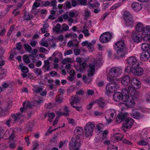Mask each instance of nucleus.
Returning a JSON list of instances; mask_svg holds the SVG:
<instances>
[{"instance_id": "1", "label": "nucleus", "mask_w": 150, "mask_h": 150, "mask_svg": "<svg viewBox=\"0 0 150 150\" xmlns=\"http://www.w3.org/2000/svg\"><path fill=\"white\" fill-rule=\"evenodd\" d=\"M122 94V100L124 103H120L118 105V106L122 109L125 108L126 106L128 108H133L135 104L134 100L129 96L126 91H124Z\"/></svg>"}, {"instance_id": "2", "label": "nucleus", "mask_w": 150, "mask_h": 150, "mask_svg": "<svg viewBox=\"0 0 150 150\" xmlns=\"http://www.w3.org/2000/svg\"><path fill=\"white\" fill-rule=\"evenodd\" d=\"M99 58L97 60H94L92 63H90L89 65L87 71L88 76L89 77L92 76L93 75L95 71V69L101 65V61L102 59V53H99Z\"/></svg>"}, {"instance_id": "3", "label": "nucleus", "mask_w": 150, "mask_h": 150, "mask_svg": "<svg viewBox=\"0 0 150 150\" xmlns=\"http://www.w3.org/2000/svg\"><path fill=\"white\" fill-rule=\"evenodd\" d=\"M122 69L120 67H114L110 69L109 71L107 79L109 81H114L117 82L119 79L115 78L120 76L122 72Z\"/></svg>"}, {"instance_id": "4", "label": "nucleus", "mask_w": 150, "mask_h": 150, "mask_svg": "<svg viewBox=\"0 0 150 150\" xmlns=\"http://www.w3.org/2000/svg\"><path fill=\"white\" fill-rule=\"evenodd\" d=\"M115 48L117 51L118 57L122 58L127 52L126 46L124 40H121L117 42L115 44Z\"/></svg>"}, {"instance_id": "5", "label": "nucleus", "mask_w": 150, "mask_h": 150, "mask_svg": "<svg viewBox=\"0 0 150 150\" xmlns=\"http://www.w3.org/2000/svg\"><path fill=\"white\" fill-rule=\"evenodd\" d=\"M110 81L111 83L107 84L106 87L105 93L107 94L117 91L120 87L119 85L116 82L114 81Z\"/></svg>"}, {"instance_id": "6", "label": "nucleus", "mask_w": 150, "mask_h": 150, "mask_svg": "<svg viewBox=\"0 0 150 150\" xmlns=\"http://www.w3.org/2000/svg\"><path fill=\"white\" fill-rule=\"evenodd\" d=\"M115 110L113 109L107 110L105 113V118L107 124H109L112 122L115 117Z\"/></svg>"}, {"instance_id": "7", "label": "nucleus", "mask_w": 150, "mask_h": 150, "mask_svg": "<svg viewBox=\"0 0 150 150\" xmlns=\"http://www.w3.org/2000/svg\"><path fill=\"white\" fill-rule=\"evenodd\" d=\"M80 139L72 137V141L69 144V147L71 150H79L80 146Z\"/></svg>"}, {"instance_id": "8", "label": "nucleus", "mask_w": 150, "mask_h": 150, "mask_svg": "<svg viewBox=\"0 0 150 150\" xmlns=\"http://www.w3.org/2000/svg\"><path fill=\"white\" fill-rule=\"evenodd\" d=\"M94 127L93 123L89 122L87 124L85 128V134L86 137H88L92 135Z\"/></svg>"}, {"instance_id": "9", "label": "nucleus", "mask_w": 150, "mask_h": 150, "mask_svg": "<svg viewBox=\"0 0 150 150\" xmlns=\"http://www.w3.org/2000/svg\"><path fill=\"white\" fill-rule=\"evenodd\" d=\"M112 34L110 32L104 33L100 36V41L103 43L108 42L110 41L112 38Z\"/></svg>"}, {"instance_id": "10", "label": "nucleus", "mask_w": 150, "mask_h": 150, "mask_svg": "<svg viewBox=\"0 0 150 150\" xmlns=\"http://www.w3.org/2000/svg\"><path fill=\"white\" fill-rule=\"evenodd\" d=\"M33 103L34 104H31L29 101L27 102H24L23 104V108H21L20 110L21 112H23L24 110H25L27 108H30L32 107V105H34L36 104H39L41 103H43V100L41 99H40L38 101L37 100H35L33 101Z\"/></svg>"}, {"instance_id": "11", "label": "nucleus", "mask_w": 150, "mask_h": 150, "mask_svg": "<svg viewBox=\"0 0 150 150\" xmlns=\"http://www.w3.org/2000/svg\"><path fill=\"white\" fill-rule=\"evenodd\" d=\"M22 117L23 116L19 114L13 115L6 121V124L8 127H10V123H14L15 122L18 120Z\"/></svg>"}, {"instance_id": "12", "label": "nucleus", "mask_w": 150, "mask_h": 150, "mask_svg": "<svg viewBox=\"0 0 150 150\" xmlns=\"http://www.w3.org/2000/svg\"><path fill=\"white\" fill-rule=\"evenodd\" d=\"M124 18L125 23L128 26L132 25L134 21L132 15L129 13H125L124 15Z\"/></svg>"}, {"instance_id": "13", "label": "nucleus", "mask_w": 150, "mask_h": 150, "mask_svg": "<svg viewBox=\"0 0 150 150\" xmlns=\"http://www.w3.org/2000/svg\"><path fill=\"white\" fill-rule=\"evenodd\" d=\"M143 69L139 66L137 64V67H132L131 69V72L135 75L137 76H140L142 75L144 72Z\"/></svg>"}, {"instance_id": "14", "label": "nucleus", "mask_w": 150, "mask_h": 150, "mask_svg": "<svg viewBox=\"0 0 150 150\" xmlns=\"http://www.w3.org/2000/svg\"><path fill=\"white\" fill-rule=\"evenodd\" d=\"M131 38L134 42L137 43L141 42L142 40V38L141 35L135 31H133L132 32Z\"/></svg>"}, {"instance_id": "15", "label": "nucleus", "mask_w": 150, "mask_h": 150, "mask_svg": "<svg viewBox=\"0 0 150 150\" xmlns=\"http://www.w3.org/2000/svg\"><path fill=\"white\" fill-rule=\"evenodd\" d=\"M134 123V120L131 118H126L123 123V127L126 128H130Z\"/></svg>"}, {"instance_id": "16", "label": "nucleus", "mask_w": 150, "mask_h": 150, "mask_svg": "<svg viewBox=\"0 0 150 150\" xmlns=\"http://www.w3.org/2000/svg\"><path fill=\"white\" fill-rule=\"evenodd\" d=\"M125 90L127 91V92L129 94L127 90L126 89H123L122 91V92H117L115 93L113 96V98L114 100L117 102L119 101L120 100H122L123 97V92Z\"/></svg>"}, {"instance_id": "17", "label": "nucleus", "mask_w": 150, "mask_h": 150, "mask_svg": "<svg viewBox=\"0 0 150 150\" xmlns=\"http://www.w3.org/2000/svg\"><path fill=\"white\" fill-rule=\"evenodd\" d=\"M74 136L73 137L79 139L80 136L83 134V130L81 127H76L74 130Z\"/></svg>"}, {"instance_id": "18", "label": "nucleus", "mask_w": 150, "mask_h": 150, "mask_svg": "<svg viewBox=\"0 0 150 150\" xmlns=\"http://www.w3.org/2000/svg\"><path fill=\"white\" fill-rule=\"evenodd\" d=\"M123 138V135L119 133H115L112 136L111 140L114 142H118L121 140Z\"/></svg>"}, {"instance_id": "19", "label": "nucleus", "mask_w": 150, "mask_h": 150, "mask_svg": "<svg viewBox=\"0 0 150 150\" xmlns=\"http://www.w3.org/2000/svg\"><path fill=\"white\" fill-rule=\"evenodd\" d=\"M135 88L132 86L131 85L129 86L128 87V90L129 93L130 95L135 98H137L139 96L138 93L136 91Z\"/></svg>"}, {"instance_id": "20", "label": "nucleus", "mask_w": 150, "mask_h": 150, "mask_svg": "<svg viewBox=\"0 0 150 150\" xmlns=\"http://www.w3.org/2000/svg\"><path fill=\"white\" fill-rule=\"evenodd\" d=\"M131 84L132 86L136 89L140 88L141 86L140 82L136 78H134L132 79Z\"/></svg>"}, {"instance_id": "21", "label": "nucleus", "mask_w": 150, "mask_h": 150, "mask_svg": "<svg viewBox=\"0 0 150 150\" xmlns=\"http://www.w3.org/2000/svg\"><path fill=\"white\" fill-rule=\"evenodd\" d=\"M150 57V53L149 52H145L142 53L140 58L141 61H146L148 60Z\"/></svg>"}, {"instance_id": "22", "label": "nucleus", "mask_w": 150, "mask_h": 150, "mask_svg": "<svg viewBox=\"0 0 150 150\" xmlns=\"http://www.w3.org/2000/svg\"><path fill=\"white\" fill-rule=\"evenodd\" d=\"M132 7L133 10L135 11H140L142 8V6L138 2L134 3L132 4Z\"/></svg>"}, {"instance_id": "23", "label": "nucleus", "mask_w": 150, "mask_h": 150, "mask_svg": "<svg viewBox=\"0 0 150 150\" xmlns=\"http://www.w3.org/2000/svg\"><path fill=\"white\" fill-rule=\"evenodd\" d=\"M127 63L128 64L134 66V65H137L139 64L136 58L134 56L129 57L127 59Z\"/></svg>"}, {"instance_id": "24", "label": "nucleus", "mask_w": 150, "mask_h": 150, "mask_svg": "<svg viewBox=\"0 0 150 150\" xmlns=\"http://www.w3.org/2000/svg\"><path fill=\"white\" fill-rule=\"evenodd\" d=\"M149 141L147 139H142L137 142V144L141 146H148V149H150V146L149 143Z\"/></svg>"}, {"instance_id": "25", "label": "nucleus", "mask_w": 150, "mask_h": 150, "mask_svg": "<svg viewBox=\"0 0 150 150\" xmlns=\"http://www.w3.org/2000/svg\"><path fill=\"white\" fill-rule=\"evenodd\" d=\"M130 82V78L129 76H126L124 77L121 80L122 84L125 86L128 85Z\"/></svg>"}, {"instance_id": "26", "label": "nucleus", "mask_w": 150, "mask_h": 150, "mask_svg": "<svg viewBox=\"0 0 150 150\" xmlns=\"http://www.w3.org/2000/svg\"><path fill=\"white\" fill-rule=\"evenodd\" d=\"M144 27V25L142 23L138 22L137 23L136 26V30L137 32H141L142 33Z\"/></svg>"}, {"instance_id": "27", "label": "nucleus", "mask_w": 150, "mask_h": 150, "mask_svg": "<svg viewBox=\"0 0 150 150\" xmlns=\"http://www.w3.org/2000/svg\"><path fill=\"white\" fill-rule=\"evenodd\" d=\"M131 115L132 117L135 119H140L142 117L139 112L135 111L132 112Z\"/></svg>"}, {"instance_id": "28", "label": "nucleus", "mask_w": 150, "mask_h": 150, "mask_svg": "<svg viewBox=\"0 0 150 150\" xmlns=\"http://www.w3.org/2000/svg\"><path fill=\"white\" fill-rule=\"evenodd\" d=\"M142 34L144 35H150V26H148L144 27L142 31Z\"/></svg>"}, {"instance_id": "29", "label": "nucleus", "mask_w": 150, "mask_h": 150, "mask_svg": "<svg viewBox=\"0 0 150 150\" xmlns=\"http://www.w3.org/2000/svg\"><path fill=\"white\" fill-rule=\"evenodd\" d=\"M125 118V114L119 113L116 118V121L118 122H121Z\"/></svg>"}, {"instance_id": "30", "label": "nucleus", "mask_w": 150, "mask_h": 150, "mask_svg": "<svg viewBox=\"0 0 150 150\" xmlns=\"http://www.w3.org/2000/svg\"><path fill=\"white\" fill-rule=\"evenodd\" d=\"M64 110L66 112H57V114L59 116H62V115H64L66 116H68L69 115L68 108L66 106L64 107Z\"/></svg>"}, {"instance_id": "31", "label": "nucleus", "mask_w": 150, "mask_h": 150, "mask_svg": "<svg viewBox=\"0 0 150 150\" xmlns=\"http://www.w3.org/2000/svg\"><path fill=\"white\" fill-rule=\"evenodd\" d=\"M19 68L21 69V71L25 73H27L29 71V69L28 68L23 65L22 64H20L19 66Z\"/></svg>"}, {"instance_id": "32", "label": "nucleus", "mask_w": 150, "mask_h": 150, "mask_svg": "<svg viewBox=\"0 0 150 150\" xmlns=\"http://www.w3.org/2000/svg\"><path fill=\"white\" fill-rule=\"evenodd\" d=\"M80 100V98H79L77 96L73 97L70 100V104H71V101H72L73 105L74 104V103L76 104L79 103Z\"/></svg>"}, {"instance_id": "33", "label": "nucleus", "mask_w": 150, "mask_h": 150, "mask_svg": "<svg viewBox=\"0 0 150 150\" xmlns=\"http://www.w3.org/2000/svg\"><path fill=\"white\" fill-rule=\"evenodd\" d=\"M141 49L143 51H146L149 49V45L146 42H144L141 44Z\"/></svg>"}, {"instance_id": "34", "label": "nucleus", "mask_w": 150, "mask_h": 150, "mask_svg": "<svg viewBox=\"0 0 150 150\" xmlns=\"http://www.w3.org/2000/svg\"><path fill=\"white\" fill-rule=\"evenodd\" d=\"M96 102L100 107H103L105 105V102L102 98H100L96 101Z\"/></svg>"}, {"instance_id": "35", "label": "nucleus", "mask_w": 150, "mask_h": 150, "mask_svg": "<svg viewBox=\"0 0 150 150\" xmlns=\"http://www.w3.org/2000/svg\"><path fill=\"white\" fill-rule=\"evenodd\" d=\"M104 125L102 124H98L96 126L95 129V132H100L101 130H102Z\"/></svg>"}, {"instance_id": "36", "label": "nucleus", "mask_w": 150, "mask_h": 150, "mask_svg": "<svg viewBox=\"0 0 150 150\" xmlns=\"http://www.w3.org/2000/svg\"><path fill=\"white\" fill-rule=\"evenodd\" d=\"M71 105L73 108H75L76 110L80 112H81L83 110V108L81 106H76L73 105V103L72 101H71Z\"/></svg>"}, {"instance_id": "37", "label": "nucleus", "mask_w": 150, "mask_h": 150, "mask_svg": "<svg viewBox=\"0 0 150 150\" xmlns=\"http://www.w3.org/2000/svg\"><path fill=\"white\" fill-rule=\"evenodd\" d=\"M8 134V137L11 139H12L14 138V136L13 133V130H10V132H9V131H6L5 132L4 136L5 137L6 136V134Z\"/></svg>"}, {"instance_id": "38", "label": "nucleus", "mask_w": 150, "mask_h": 150, "mask_svg": "<svg viewBox=\"0 0 150 150\" xmlns=\"http://www.w3.org/2000/svg\"><path fill=\"white\" fill-rule=\"evenodd\" d=\"M83 29L82 31V32L84 34V36L86 37H88L90 36L91 34L89 31L87 29L83 28Z\"/></svg>"}, {"instance_id": "39", "label": "nucleus", "mask_w": 150, "mask_h": 150, "mask_svg": "<svg viewBox=\"0 0 150 150\" xmlns=\"http://www.w3.org/2000/svg\"><path fill=\"white\" fill-rule=\"evenodd\" d=\"M73 62V60L71 58L69 57H66L62 61V63L64 64H66L67 63L72 62Z\"/></svg>"}, {"instance_id": "40", "label": "nucleus", "mask_w": 150, "mask_h": 150, "mask_svg": "<svg viewBox=\"0 0 150 150\" xmlns=\"http://www.w3.org/2000/svg\"><path fill=\"white\" fill-rule=\"evenodd\" d=\"M61 28V25L59 24H57L55 26H54L52 29L53 31L57 33H58L60 32V30Z\"/></svg>"}, {"instance_id": "41", "label": "nucleus", "mask_w": 150, "mask_h": 150, "mask_svg": "<svg viewBox=\"0 0 150 150\" xmlns=\"http://www.w3.org/2000/svg\"><path fill=\"white\" fill-rule=\"evenodd\" d=\"M87 64L85 62H83L80 64L79 71H83L86 66Z\"/></svg>"}, {"instance_id": "42", "label": "nucleus", "mask_w": 150, "mask_h": 150, "mask_svg": "<svg viewBox=\"0 0 150 150\" xmlns=\"http://www.w3.org/2000/svg\"><path fill=\"white\" fill-rule=\"evenodd\" d=\"M4 33V24L3 23H0V35H3Z\"/></svg>"}, {"instance_id": "43", "label": "nucleus", "mask_w": 150, "mask_h": 150, "mask_svg": "<svg viewBox=\"0 0 150 150\" xmlns=\"http://www.w3.org/2000/svg\"><path fill=\"white\" fill-rule=\"evenodd\" d=\"M23 46L26 50L29 53H30L32 50V47L28 44H25Z\"/></svg>"}, {"instance_id": "44", "label": "nucleus", "mask_w": 150, "mask_h": 150, "mask_svg": "<svg viewBox=\"0 0 150 150\" xmlns=\"http://www.w3.org/2000/svg\"><path fill=\"white\" fill-rule=\"evenodd\" d=\"M57 2L56 0H54L52 1L51 2H50V6L52 7L53 9H57L56 4Z\"/></svg>"}, {"instance_id": "45", "label": "nucleus", "mask_w": 150, "mask_h": 150, "mask_svg": "<svg viewBox=\"0 0 150 150\" xmlns=\"http://www.w3.org/2000/svg\"><path fill=\"white\" fill-rule=\"evenodd\" d=\"M23 60L24 62L26 64H28L30 62V61L28 57L26 55H24L23 57Z\"/></svg>"}, {"instance_id": "46", "label": "nucleus", "mask_w": 150, "mask_h": 150, "mask_svg": "<svg viewBox=\"0 0 150 150\" xmlns=\"http://www.w3.org/2000/svg\"><path fill=\"white\" fill-rule=\"evenodd\" d=\"M50 2L48 1H41V5L43 7H47L50 6Z\"/></svg>"}, {"instance_id": "47", "label": "nucleus", "mask_w": 150, "mask_h": 150, "mask_svg": "<svg viewBox=\"0 0 150 150\" xmlns=\"http://www.w3.org/2000/svg\"><path fill=\"white\" fill-rule=\"evenodd\" d=\"M33 89L34 92L36 93H39L42 90V88L40 87L37 88V86H36V87L34 86Z\"/></svg>"}, {"instance_id": "48", "label": "nucleus", "mask_w": 150, "mask_h": 150, "mask_svg": "<svg viewBox=\"0 0 150 150\" xmlns=\"http://www.w3.org/2000/svg\"><path fill=\"white\" fill-rule=\"evenodd\" d=\"M118 147L112 145H108V150H118Z\"/></svg>"}, {"instance_id": "49", "label": "nucleus", "mask_w": 150, "mask_h": 150, "mask_svg": "<svg viewBox=\"0 0 150 150\" xmlns=\"http://www.w3.org/2000/svg\"><path fill=\"white\" fill-rule=\"evenodd\" d=\"M34 71L35 74L37 75H40L42 74L41 70L38 68H35L34 70Z\"/></svg>"}, {"instance_id": "50", "label": "nucleus", "mask_w": 150, "mask_h": 150, "mask_svg": "<svg viewBox=\"0 0 150 150\" xmlns=\"http://www.w3.org/2000/svg\"><path fill=\"white\" fill-rule=\"evenodd\" d=\"M108 132L107 130H105L100 132V134H102V137L103 139L105 138L107 135L108 134Z\"/></svg>"}, {"instance_id": "51", "label": "nucleus", "mask_w": 150, "mask_h": 150, "mask_svg": "<svg viewBox=\"0 0 150 150\" xmlns=\"http://www.w3.org/2000/svg\"><path fill=\"white\" fill-rule=\"evenodd\" d=\"M23 18L25 20H28L30 19V17L28 13L26 12L23 16Z\"/></svg>"}, {"instance_id": "52", "label": "nucleus", "mask_w": 150, "mask_h": 150, "mask_svg": "<svg viewBox=\"0 0 150 150\" xmlns=\"http://www.w3.org/2000/svg\"><path fill=\"white\" fill-rule=\"evenodd\" d=\"M55 117L54 114L53 113H50L48 115L49 119L48 120L50 122L52 121V120Z\"/></svg>"}, {"instance_id": "53", "label": "nucleus", "mask_w": 150, "mask_h": 150, "mask_svg": "<svg viewBox=\"0 0 150 150\" xmlns=\"http://www.w3.org/2000/svg\"><path fill=\"white\" fill-rule=\"evenodd\" d=\"M69 27L68 26L65 24H63L62 28V30L64 31H67L69 30Z\"/></svg>"}, {"instance_id": "54", "label": "nucleus", "mask_w": 150, "mask_h": 150, "mask_svg": "<svg viewBox=\"0 0 150 150\" xmlns=\"http://www.w3.org/2000/svg\"><path fill=\"white\" fill-rule=\"evenodd\" d=\"M141 111L144 113H150V109L146 108H142Z\"/></svg>"}, {"instance_id": "55", "label": "nucleus", "mask_w": 150, "mask_h": 150, "mask_svg": "<svg viewBox=\"0 0 150 150\" xmlns=\"http://www.w3.org/2000/svg\"><path fill=\"white\" fill-rule=\"evenodd\" d=\"M82 79L84 82L86 84L90 83L91 81V79H87L86 76H83Z\"/></svg>"}, {"instance_id": "56", "label": "nucleus", "mask_w": 150, "mask_h": 150, "mask_svg": "<svg viewBox=\"0 0 150 150\" xmlns=\"http://www.w3.org/2000/svg\"><path fill=\"white\" fill-rule=\"evenodd\" d=\"M68 120L69 123L72 126H75L76 125V122L74 120L72 119H69Z\"/></svg>"}, {"instance_id": "57", "label": "nucleus", "mask_w": 150, "mask_h": 150, "mask_svg": "<svg viewBox=\"0 0 150 150\" xmlns=\"http://www.w3.org/2000/svg\"><path fill=\"white\" fill-rule=\"evenodd\" d=\"M15 49H13L11 52V54L9 57V58L11 59H12L14 57L15 54Z\"/></svg>"}, {"instance_id": "58", "label": "nucleus", "mask_w": 150, "mask_h": 150, "mask_svg": "<svg viewBox=\"0 0 150 150\" xmlns=\"http://www.w3.org/2000/svg\"><path fill=\"white\" fill-rule=\"evenodd\" d=\"M88 48L89 50L91 52H92L93 50V45L91 42H88Z\"/></svg>"}, {"instance_id": "59", "label": "nucleus", "mask_w": 150, "mask_h": 150, "mask_svg": "<svg viewBox=\"0 0 150 150\" xmlns=\"http://www.w3.org/2000/svg\"><path fill=\"white\" fill-rule=\"evenodd\" d=\"M120 5V3L115 4L110 8V9L111 10H114L119 7Z\"/></svg>"}, {"instance_id": "60", "label": "nucleus", "mask_w": 150, "mask_h": 150, "mask_svg": "<svg viewBox=\"0 0 150 150\" xmlns=\"http://www.w3.org/2000/svg\"><path fill=\"white\" fill-rule=\"evenodd\" d=\"M143 101L146 102H150V96H146L143 99Z\"/></svg>"}, {"instance_id": "61", "label": "nucleus", "mask_w": 150, "mask_h": 150, "mask_svg": "<svg viewBox=\"0 0 150 150\" xmlns=\"http://www.w3.org/2000/svg\"><path fill=\"white\" fill-rule=\"evenodd\" d=\"M6 72V70L5 69H0V76L5 75Z\"/></svg>"}, {"instance_id": "62", "label": "nucleus", "mask_w": 150, "mask_h": 150, "mask_svg": "<svg viewBox=\"0 0 150 150\" xmlns=\"http://www.w3.org/2000/svg\"><path fill=\"white\" fill-rule=\"evenodd\" d=\"M145 36L142 38L144 41H150V35H147Z\"/></svg>"}, {"instance_id": "63", "label": "nucleus", "mask_w": 150, "mask_h": 150, "mask_svg": "<svg viewBox=\"0 0 150 150\" xmlns=\"http://www.w3.org/2000/svg\"><path fill=\"white\" fill-rule=\"evenodd\" d=\"M38 144L37 141L34 142L33 143V150H35L38 146Z\"/></svg>"}, {"instance_id": "64", "label": "nucleus", "mask_w": 150, "mask_h": 150, "mask_svg": "<svg viewBox=\"0 0 150 150\" xmlns=\"http://www.w3.org/2000/svg\"><path fill=\"white\" fill-rule=\"evenodd\" d=\"M144 81L146 83H150V76H147L144 78Z\"/></svg>"}]
</instances>
